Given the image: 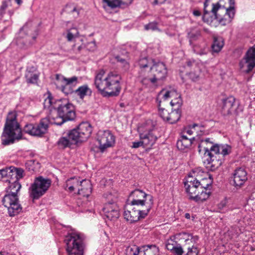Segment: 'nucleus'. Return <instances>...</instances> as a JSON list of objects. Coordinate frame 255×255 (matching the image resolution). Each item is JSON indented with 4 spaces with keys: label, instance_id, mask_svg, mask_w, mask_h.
Listing matches in <instances>:
<instances>
[{
    "label": "nucleus",
    "instance_id": "1",
    "mask_svg": "<svg viewBox=\"0 0 255 255\" xmlns=\"http://www.w3.org/2000/svg\"><path fill=\"white\" fill-rule=\"evenodd\" d=\"M200 153L207 154V167L214 170L222 164L221 156L224 157L231 152V147L227 144L214 143L209 138L202 140L198 145Z\"/></svg>",
    "mask_w": 255,
    "mask_h": 255
},
{
    "label": "nucleus",
    "instance_id": "2",
    "mask_svg": "<svg viewBox=\"0 0 255 255\" xmlns=\"http://www.w3.org/2000/svg\"><path fill=\"white\" fill-rule=\"evenodd\" d=\"M121 76L116 72L107 75L103 70L100 71L95 78V85L105 96H117L121 90Z\"/></svg>",
    "mask_w": 255,
    "mask_h": 255
},
{
    "label": "nucleus",
    "instance_id": "3",
    "mask_svg": "<svg viewBox=\"0 0 255 255\" xmlns=\"http://www.w3.org/2000/svg\"><path fill=\"white\" fill-rule=\"evenodd\" d=\"M210 184L208 179H203L201 182L189 176L184 186L190 199L196 202H203L207 199L210 195V191L207 188Z\"/></svg>",
    "mask_w": 255,
    "mask_h": 255
},
{
    "label": "nucleus",
    "instance_id": "4",
    "mask_svg": "<svg viewBox=\"0 0 255 255\" xmlns=\"http://www.w3.org/2000/svg\"><path fill=\"white\" fill-rule=\"evenodd\" d=\"M21 138V130L16 121L15 112H9L7 116L4 131L2 135V143L4 145L13 143L15 140Z\"/></svg>",
    "mask_w": 255,
    "mask_h": 255
},
{
    "label": "nucleus",
    "instance_id": "5",
    "mask_svg": "<svg viewBox=\"0 0 255 255\" xmlns=\"http://www.w3.org/2000/svg\"><path fill=\"white\" fill-rule=\"evenodd\" d=\"M209 0H206L204 2V13L202 17L203 21L211 26L215 25L214 22L215 20L218 21L219 23L222 25H226L230 23L232 21L230 20V18H228L224 16L222 17L219 13H217L218 11L224 10V6L222 4L221 0L216 3H212L211 12L213 16L209 15V12L207 10V6Z\"/></svg>",
    "mask_w": 255,
    "mask_h": 255
},
{
    "label": "nucleus",
    "instance_id": "6",
    "mask_svg": "<svg viewBox=\"0 0 255 255\" xmlns=\"http://www.w3.org/2000/svg\"><path fill=\"white\" fill-rule=\"evenodd\" d=\"M65 242L68 255H83L85 245L83 235L73 232L66 237Z\"/></svg>",
    "mask_w": 255,
    "mask_h": 255
},
{
    "label": "nucleus",
    "instance_id": "7",
    "mask_svg": "<svg viewBox=\"0 0 255 255\" xmlns=\"http://www.w3.org/2000/svg\"><path fill=\"white\" fill-rule=\"evenodd\" d=\"M65 189L70 192L77 190L79 194L88 197L92 192V185L88 180L81 181L78 178L72 177L66 181Z\"/></svg>",
    "mask_w": 255,
    "mask_h": 255
},
{
    "label": "nucleus",
    "instance_id": "8",
    "mask_svg": "<svg viewBox=\"0 0 255 255\" xmlns=\"http://www.w3.org/2000/svg\"><path fill=\"white\" fill-rule=\"evenodd\" d=\"M128 204L136 205L137 207H145V209L150 210L153 204V197L142 190L135 189L132 191L128 199Z\"/></svg>",
    "mask_w": 255,
    "mask_h": 255
},
{
    "label": "nucleus",
    "instance_id": "9",
    "mask_svg": "<svg viewBox=\"0 0 255 255\" xmlns=\"http://www.w3.org/2000/svg\"><path fill=\"white\" fill-rule=\"evenodd\" d=\"M51 183V180L49 179L41 176L36 178L29 189L30 197L33 200L40 198L47 191Z\"/></svg>",
    "mask_w": 255,
    "mask_h": 255
},
{
    "label": "nucleus",
    "instance_id": "10",
    "mask_svg": "<svg viewBox=\"0 0 255 255\" xmlns=\"http://www.w3.org/2000/svg\"><path fill=\"white\" fill-rule=\"evenodd\" d=\"M2 202L7 208L8 214L10 217L16 216L22 212V208L17 195L6 194L2 199Z\"/></svg>",
    "mask_w": 255,
    "mask_h": 255
},
{
    "label": "nucleus",
    "instance_id": "11",
    "mask_svg": "<svg viewBox=\"0 0 255 255\" xmlns=\"http://www.w3.org/2000/svg\"><path fill=\"white\" fill-rule=\"evenodd\" d=\"M112 196V195L110 194L107 197L109 201L105 204L103 211L104 216L108 220L115 221L119 217L120 209L116 202V198H113Z\"/></svg>",
    "mask_w": 255,
    "mask_h": 255
},
{
    "label": "nucleus",
    "instance_id": "12",
    "mask_svg": "<svg viewBox=\"0 0 255 255\" xmlns=\"http://www.w3.org/2000/svg\"><path fill=\"white\" fill-rule=\"evenodd\" d=\"M27 26L24 25L19 31V36H18L15 42L17 45L20 48H25L35 43L36 39L38 35V31H34V33L26 34L24 37V32L26 31Z\"/></svg>",
    "mask_w": 255,
    "mask_h": 255
},
{
    "label": "nucleus",
    "instance_id": "13",
    "mask_svg": "<svg viewBox=\"0 0 255 255\" xmlns=\"http://www.w3.org/2000/svg\"><path fill=\"white\" fill-rule=\"evenodd\" d=\"M240 69L245 73L250 72L255 67V44L246 52L239 63Z\"/></svg>",
    "mask_w": 255,
    "mask_h": 255
},
{
    "label": "nucleus",
    "instance_id": "14",
    "mask_svg": "<svg viewBox=\"0 0 255 255\" xmlns=\"http://www.w3.org/2000/svg\"><path fill=\"white\" fill-rule=\"evenodd\" d=\"M48 120L43 118L41 120L39 124L26 125L23 128V131L30 135L34 136H41L44 134L48 128Z\"/></svg>",
    "mask_w": 255,
    "mask_h": 255
},
{
    "label": "nucleus",
    "instance_id": "15",
    "mask_svg": "<svg viewBox=\"0 0 255 255\" xmlns=\"http://www.w3.org/2000/svg\"><path fill=\"white\" fill-rule=\"evenodd\" d=\"M175 96L176 97L175 98L171 99L170 101L171 106L173 107H175V109H180L182 104V101L181 99L180 95L178 93L176 90H161L157 96V100H158L159 103H161L169 99V96Z\"/></svg>",
    "mask_w": 255,
    "mask_h": 255
},
{
    "label": "nucleus",
    "instance_id": "16",
    "mask_svg": "<svg viewBox=\"0 0 255 255\" xmlns=\"http://www.w3.org/2000/svg\"><path fill=\"white\" fill-rule=\"evenodd\" d=\"M98 140L100 144L99 149L102 152L107 148L113 146L115 143V137L109 130L99 131Z\"/></svg>",
    "mask_w": 255,
    "mask_h": 255
},
{
    "label": "nucleus",
    "instance_id": "17",
    "mask_svg": "<svg viewBox=\"0 0 255 255\" xmlns=\"http://www.w3.org/2000/svg\"><path fill=\"white\" fill-rule=\"evenodd\" d=\"M145 209L142 210L141 207H133L130 210H126L124 212L125 219L130 223L137 222L141 219H144L148 214L149 211Z\"/></svg>",
    "mask_w": 255,
    "mask_h": 255
},
{
    "label": "nucleus",
    "instance_id": "18",
    "mask_svg": "<svg viewBox=\"0 0 255 255\" xmlns=\"http://www.w3.org/2000/svg\"><path fill=\"white\" fill-rule=\"evenodd\" d=\"M81 24L82 23L78 21L66 22V38L68 41H76L77 39H79V29L81 28Z\"/></svg>",
    "mask_w": 255,
    "mask_h": 255
},
{
    "label": "nucleus",
    "instance_id": "19",
    "mask_svg": "<svg viewBox=\"0 0 255 255\" xmlns=\"http://www.w3.org/2000/svg\"><path fill=\"white\" fill-rule=\"evenodd\" d=\"M233 179V185L237 189L243 187L248 180L247 172L242 167L236 169L232 176Z\"/></svg>",
    "mask_w": 255,
    "mask_h": 255
},
{
    "label": "nucleus",
    "instance_id": "20",
    "mask_svg": "<svg viewBox=\"0 0 255 255\" xmlns=\"http://www.w3.org/2000/svg\"><path fill=\"white\" fill-rule=\"evenodd\" d=\"M56 112L59 116H62L68 121L73 120L75 117L74 107L72 104L68 102L59 105Z\"/></svg>",
    "mask_w": 255,
    "mask_h": 255
},
{
    "label": "nucleus",
    "instance_id": "21",
    "mask_svg": "<svg viewBox=\"0 0 255 255\" xmlns=\"http://www.w3.org/2000/svg\"><path fill=\"white\" fill-rule=\"evenodd\" d=\"M175 239L182 241L184 244L183 247L187 249V247H192L194 245L198 240L199 238L197 236H193L192 234L187 232H180L174 235Z\"/></svg>",
    "mask_w": 255,
    "mask_h": 255
},
{
    "label": "nucleus",
    "instance_id": "22",
    "mask_svg": "<svg viewBox=\"0 0 255 255\" xmlns=\"http://www.w3.org/2000/svg\"><path fill=\"white\" fill-rule=\"evenodd\" d=\"M149 71L158 81L164 79L167 73L165 64L160 62L152 64Z\"/></svg>",
    "mask_w": 255,
    "mask_h": 255
},
{
    "label": "nucleus",
    "instance_id": "23",
    "mask_svg": "<svg viewBox=\"0 0 255 255\" xmlns=\"http://www.w3.org/2000/svg\"><path fill=\"white\" fill-rule=\"evenodd\" d=\"M105 9L108 8L113 9L120 7H126L129 5L132 0H102Z\"/></svg>",
    "mask_w": 255,
    "mask_h": 255
},
{
    "label": "nucleus",
    "instance_id": "24",
    "mask_svg": "<svg viewBox=\"0 0 255 255\" xmlns=\"http://www.w3.org/2000/svg\"><path fill=\"white\" fill-rule=\"evenodd\" d=\"M235 98L232 96L229 97L222 100L221 112L226 116L231 114L236 109Z\"/></svg>",
    "mask_w": 255,
    "mask_h": 255
},
{
    "label": "nucleus",
    "instance_id": "25",
    "mask_svg": "<svg viewBox=\"0 0 255 255\" xmlns=\"http://www.w3.org/2000/svg\"><path fill=\"white\" fill-rule=\"evenodd\" d=\"M139 79L141 83L147 87L154 86L158 82V81L150 73V71L143 73L142 70L139 73Z\"/></svg>",
    "mask_w": 255,
    "mask_h": 255
},
{
    "label": "nucleus",
    "instance_id": "26",
    "mask_svg": "<svg viewBox=\"0 0 255 255\" xmlns=\"http://www.w3.org/2000/svg\"><path fill=\"white\" fill-rule=\"evenodd\" d=\"M139 137L140 139L142 140L143 147L146 148H150L157 139V137L152 133L151 130L140 133Z\"/></svg>",
    "mask_w": 255,
    "mask_h": 255
},
{
    "label": "nucleus",
    "instance_id": "27",
    "mask_svg": "<svg viewBox=\"0 0 255 255\" xmlns=\"http://www.w3.org/2000/svg\"><path fill=\"white\" fill-rule=\"evenodd\" d=\"M39 76V72L35 66H28L27 67L25 77L27 83L31 84L37 83Z\"/></svg>",
    "mask_w": 255,
    "mask_h": 255
},
{
    "label": "nucleus",
    "instance_id": "28",
    "mask_svg": "<svg viewBox=\"0 0 255 255\" xmlns=\"http://www.w3.org/2000/svg\"><path fill=\"white\" fill-rule=\"evenodd\" d=\"M77 82V77L73 76L70 78H66L63 75L60 74H56L55 75V80L54 84L57 89H59L66 84H76Z\"/></svg>",
    "mask_w": 255,
    "mask_h": 255
},
{
    "label": "nucleus",
    "instance_id": "29",
    "mask_svg": "<svg viewBox=\"0 0 255 255\" xmlns=\"http://www.w3.org/2000/svg\"><path fill=\"white\" fill-rule=\"evenodd\" d=\"M77 129L81 135L82 140L85 141L91 135L92 131V128L88 122H83L81 123Z\"/></svg>",
    "mask_w": 255,
    "mask_h": 255
},
{
    "label": "nucleus",
    "instance_id": "30",
    "mask_svg": "<svg viewBox=\"0 0 255 255\" xmlns=\"http://www.w3.org/2000/svg\"><path fill=\"white\" fill-rule=\"evenodd\" d=\"M193 139L194 137H189L185 134H182L177 141V147L180 150L188 149L191 146Z\"/></svg>",
    "mask_w": 255,
    "mask_h": 255
},
{
    "label": "nucleus",
    "instance_id": "31",
    "mask_svg": "<svg viewBox=\"0 0 255 255\" xmlns=\"http://www.w3.org/2000/svg\"><path fill=\"white\" fill-rule=\"evenodd\" d=\"M45 119L48 120V125L51 124L60 126L67 121L66 119L63 118L62 116H59L56 110H54L53 112H51L49 115L45 118Z\"/></svg>",
    "mask_w": 255,
    "mask_h": 255
},
{
    "label": "nucleus",
    "instance_id": "32",
    "mask_svg": "<svg viewBox=\"0 0 255 255\" xmlns=\"http://www.w3.org/2000/svg\"><path fill=\"white\" fill-rule=\"evenodd\" d=\"M6 181L9 182V185L6 189V194L17 195V193L21 187L19 182L17 180H12L11 179H6Z\"/></svg>",
    "mask_w": 255,
    "mask_h": 255
},
{
    "label": "nucleus",
    "instance_id": "33",
    "mask_svg": "<svg viewBox=\"0 0 255 255\" xmlns=\"http://www.w3.org/2000/svg\"><path fill=\"white\" fill-rule=\"evenodd\" d=\"M75 93L80 99H83L85 97L91 95L92 91L87 85H84L76 89Z\"/></svg>",
    "mask_w": 255,
    "mask_h": 255
},
{
    "label": "nucleus",
    "instance_id": "34",
    "mask_svg": "<svg viewBox=\"0 0 255 255\" xmlns=\"http://www.w3.org/2000/svg\"><path fill=\"white\" fill-rule=\"evenodd\" d=\"M153 62L152 60L149 61L146 58H140L138 61V65L140 69L139 73L142 70L143 73L149 72L150 67H151Z\"/></svg>",
    "mask_w": 255,
    "mask_h": 255
},
{
    "label": "nucleus",
    "instance_id": "35",
    "mask_svg": "<svg viewBox=\"0 0 255 255\" xmlns=\"http://www.w3.org/2000/svg\"><path fill=\"white\" fill-rule=\"evenodd\" d=\"M167 115L168 117L167 118V122L171 124H174L180 118L181 110L174 109L171 113H169Z\"/></svg>",
    "mask_w": 255,
    "mask_h": 255
},
{
    "label": "nucleus",
    "instance_id": "36",
    "mask_svg": "<svg viewBox=\"0 0 255 255\" xmlns=\"http://www.w3.org/2000/svg\"><path fill=\"white\" fill-rule=\"evenodd\" d=\"M67 136L69 139H70V141H71L72 144L79 141H84L82 140V138H81V135L77 128L70 130Z\"/></svg>",
    "mask_w": 255,
    "mask_h": 255
},
{
    "label": "nucleus",
    "instance_id": "37",
    "mask_svg": "<svg viewBox=\"0 0 255 255\" xmlns=\"http://www.w3.org/2000/svg\"><path fill=\"white\" fill-rule=\"evenodd\" d=\"M11 178L12 180L14 179L15 180L19 181L20 179H21L24 176V170L20 168H16L11 166Z\"/></svg>",
    "mask_w": 255,
    "mask_h": 255
},
{
    "label": "nucleus",
    "instance_id": "38",
    "mask_svg": "<svg viewBox=\"0 0 255 255\" xmlns=\"http://www.w3.org/2000/svg\"><path fill=\"white\" fill-rule=\"evenodd\" d=\"M83 40L79 39V41L74 44L73 46L72 49L76 54H80L86 51V45L83 43Z\"/></svg>",
    "mask_w": 255,
    "mask_h": 255
},
{
    "label": "nucleus",
    "instance_id": "39",
    "mask_svg": "<svg viewBox=\"0 0 255 255\" xmlns=\"http://www.w3.org/2000/svg\"><path fill=\"white\" fill-rule=\"evenodd\" d=\"M57 144L59 148L64 149L70 147L72 144L71 141H70V139H69L67 136H66L60 137L58 140Z\"/></svg>",
    "mask_w": 255,
    "mask_h": 255
},
{
    "label": "nucleus",
    "instance_id": "40",
    "mask_svg": "<svg viewBox=\"0 0 255 255\" xmlns=\"http://www.w3.org/2000/svg\"><path fill=\"white\" fill-rule=\"evenodd\" d=\"M224 45V41L221 37L215 38L213 44L212 46V50L215 52H219Z\"/></svg>",
    "mask_w": 255,
    "mask_h": 255
},
{
    "label": "nucleus",
    "instance_id": "41",
    "mask_svg": "<svg viewBox=\"0 0 255 255\" xmlns=\"http://www.w3.org/2000/svg\"><path fill=\"white\" fill-rule=\"evenodd\" d=\"M11 5V0H3L0 6V19H2L6 10Z\"/></svg>",
    "mask_w": 255,
    "mask_h": 255
},
{
    "label": "nucleus",
    "instance_id": "42",
    "mask_svg": "<svg viewBox=\"0 0 255 255\" xmlns=\"http://www.w3.org/2000/svg\"><path fill=\"white\" fill-rule=\"evenodd\" d=\"M11 166L9 167H6L4 169L0 170V180H2L3 178H7V179H10L11 178Z\"/></svg>",
    "mask_w": 255,
    "mask_h": 255
},
{
    "label": "nucleus",
    "instance_id": "43",
    "mask_svg": "<svg viewBox=\"0 0 255 255\" xmlns=\"http://www.w3.org/2000/svg\"><path fill=\"white\" fill-rule=\"evenodd\" d=\"M200 35V32L197 29H194L188 33V37L189 39L190 44L192 45V41L197 39Z\"/></svg>",
    "mask_w": 255,
    "mask_h": 255
},
{
    "label": "nucleus",
    "instance_id": "44",
    "mask_svg": "<svg viewBox=\"0 0 255 255\" xmlns=\"http://www.w3.org/2000/svg\"><path fill=\"white\" fill-rule=\"evenodd\" d=\"M156 102L158 105V114L160 116V117L164 121H167V118H168V115L167 114H169V112L165 110L164 108L161 107V103H159L158 100H156Z\"/></svg>",
    "mask_w": 255,
    "mask_h": 255
},
{
    "label": "nucleus",
    "instance_id": "45",
    "mask_svg": "<svg viewBox=\"0 0 255 255\" xmlns=\"http://www.w3.org/2000/svg\"><path fill=\"white\" fill-rule=\"evenodd\" d=\"M202 74L201 70L199 67H197V69L194 72H191L189 73L190 78L193 81H198L202 77Z\"/></svg>",
    "mask_w": 255,
    "mask_h": 255
},
{
    "label": "nucleus",
    "instance_id": "46",
    "mask_svg": "<svg viewBox=\"0 0 255 255\" xmlns=\"http://www.w3.org/2000/svg\"><path fill=\"white\" fill-rule=\"evenodd\" d=\"M139 254V249L136 246L129 247L127 250V254L128 255H138Z\"/></svg>",
    "mask_w": 255,
    "mask_h": 255
},
{
    "label": "nucleus",
    "instance_id": "47",
    "mask_svg": "<svg viewBox=\"0 0 255 255\" xmlns=\"http://www.w3.org/2000/svg\"><path fill=\"white\" fill-rule=\"evenodd\" d=\"M73 84H66L65 85L63 86L59 90L61 91L65 95L71 94L73 92V90L71 87Z\"/></svg>",
    "mask_w": 255,
    "mask_h": 255
},
{
    "label": "nucleus",
    "instance_id": "48",
    "mask_svg": "<svg viewBox=\"0 0 255 255\" xmlns=\"http://www.w3.org/2000/svg\"><path fill=\"white\" fill-rule=\"evenodd\" d=\"M52 102L53 99L50 95H48V97L44 100L43 102V106L44 108L49 109L51 112H53V111H52L51 110L52 107Z\"/></svg>",
    "mask_w": 255,
    "mask_h": 255
},
{
    "label": "nucleus",
    "instance_id": "49",
    "mask_svg": "<svg viewBox=\"0 0 255 255\" xmlns=\"http://www.w3.org/2000/svg\"><path fill=\"white\" fill-rule=\"evenodd\" d=\"M118 61L120 63L121 66L125 71H127L129 70L130 65L128 62L121 58H118Z\"/></svg>",
    "mask_w": 255,
    "mask_h": 255
},
{
    "label": "nucleus",
    "instance_id": "50",
    "mask_svg": "<svg viewBox=\"0 0 255 255\" xmlns=\"http://www.w3.org/2000/svg\"><path fill=\"white\" fill-rule=\"evenodd\" d=\"M36 163L38 164V162L33 160H30L25 163V167L29 171H34Z\"/></svg>",
    "mask_w": 255,
    "mask_h": 255
},
{
    "label": "nucleus",
    "instance_id": "51",
    "mask_svg": "<svg viewBox=\"0 0 255 255\" xmlns=\"http://www.w3.org/2000/svg\"><path fill=\"white\" fill-rule=\"evenodd\" d=\"M187 252L186 255H198L199 253V250L198 248L193 246L192 247H187Z\"/></svg>",
    "mask_w": 255,
    "mask_h": 255
},
{
    "label": "nucleus",
    "instance_id": "52",
    "mask_svg": "<svg viewBox=\"0 0 255 255\" xmlns=\"http://www.w3.org/2000/svg\"><path fill=\"white\" fill-rule=\"evenodd\" d=\"M227 204V200L225 198L221 200L220 202L218 204V209L219 212H224Z\"/></svg>",
    "mask_w": 255,
    "mask_h": 255
},
{
    "label": "nucleus",
    "instance_id": "53",
    "mask_svg": "<svg viewBox=\"0 0 255 255\" xmlns=\"http://www.w3.org/2000/svg\"><path fill=\"white\" fill-rule=\"evenodd\" d=\"M147 247L148 249H147L146 251V253H144V255H147L149 254L150 252L154 253V255H156L157 253L158 252V249L155 245H151L148 246Z\"/></svg>",
    "mask_w": 255,
    "mask_h": 255
},
{
    "label": "nucleus",
    "instance_id": "54",
    "mask_svg": "<svg viewBox=\"0 0 255 255\" xmlns=\"http://www.w3.org/2000/svg\"><path fill=\"white\" fill-rule=\"evenodd\" d=\"M66 11L69 12H71L72 13H76V15L75 16H77L79 15V10L78 9L76 6H71V5H67L66 6Z\"/></svg>",
    "mask_w": 255,
    "mask_h": 255
},
{
    "label": "nucleus",
    "instance_id": "55",
    "mask_svg": "<svg viewBox=\"0 0 255 255\" xmlns=\"http://www.w3.org/2000/svg\"><path fill=\"white\" fill-rule=\"evenodd\" d=\"M96 49V44L95 41L87 43L86 45V50L93 51Z\"/></svg>",
    "mask_w": 255,
    "mask_h": 255
},
{
    "label": "nucleus",
    "instance_id": "56",
    "mask_svg": "<svg viewBox=\"0 0 255 255\" xmlns=\"http://www.w3.org/2000/svg\"><path fill=\"white\" fill-rule=\"evenodd\" d=\"M172 253L176 255H182L184 251L181 245L180 244H178L175 246Z\"/></svg>",
    "mask_w": 255,
    "mask_h": 255
},
{
    "label": "nucleus",
    "instance_id": "57",
    "mask_svg": "<svg viewBox=\"0 0 255 255\" xmlns=\"http://www.w3.org/2000/svg\"><path fill=\"white\" fill-rule=\"evenodd\" d=\"M157 28V24L156 23L154 22H151L149 23L148 24L145 25V29L146 30L148 29H151V30H155Z\"/></svg>",
    "mask_w": 255,
    "mask_h": 255
},
{
    "label": "nucleus",
    "instance_id": "58",
    "mask_svg": "<svg viewBox=\"0 0 255 255\" xmlns=\"http://www.w3.org/2000/svg\"><path fill=\"white\" fill-rule=\"evenodd\" d=\"M140 146L143 147V144L142 143V140L140 139L139 141L133 142L132 145L131 146V147L132 148H138Z\"/></svg>",
    "mask_w": 255,
    "mask_h": 255
},
{
    "label": "nucleus",
    "instance_id": "59",
    "mask_svg": "<svg viewBox=\"0 0 255 255\" xmlns=\"http://www.w3.org/2000/svg\"><path fill=\"white\" fill-rule=\"evenodd\" d=\"M193 131L192 128H187L184 129V130L182 132V134H185V133H186L189 135H191L193 134Z\"/></svg>",
    "mask_w": 255,
    "mask_h": 255
},
{
    "label": "nucleus",
    "instance_id": "60",
    "mask_svg": "<svg viewBox=\"0 0 255 255\" xmlns=\"http://www.w3.org/2000/svg\"><path fill=\"white\" fill-rule=\"evenodd\" d=\"M153 5L160 4L164 3L166 0H149Z\"/></svg>",
    "mask_w": 255,
    "mask_h": 255
},
{
    "label": "nucleus",
    "instance_id": "61",
    "mask_svg": "<svg viewBox=\"0 0 255 255\" xmlns=\"http://www.w3.org/2000/svg\"><path fill=\"white\" fill-rule=\"evenodd\" d=\"M166 247L168 250L172 252H173L174 250V248L175 247V246L173 244H171L168 242L166 244Z\"/></svg>",
    "mask_w": 255,
    "mask_h": 255
},
{
    "label": "nucleus",
    "instance_id": "62",
    "mask_svg": "<svg viewBox=\"0 0 255 255\" xmlns=\"http://www.w3.org/2000/svg\"><path fill=\"white\" fill-rule=\"evenodd\" d=\"M14 12V9H9L7 11V13L9 16V17L10 18L11 17V16L13 14Z\"/></svg>",
    "mask_w": 255,
    "mask_h": 255
},
{
    "label": "nucleus",
    "instance_id": "63",
    "mask_svg": "<svg viewBox=\"0 0 255 255\" xmlns=\"http://www.w3.org/2000/svg\"><path fill=\"white\" fill-rule=\"evenodd\" d=\"M193 14L195 16H198L201 15V12L199 10H195L193 11Z\"/></svg>",
    "mask_w": 255,
    "mask_h": 255
},
{
    "label": "nucleus",
    "instance_id": "64",
    "mask_svg": "<svg viewBox=\"0 0 255 255\" xmlns=\"http://www.w3.org/2000/svg\"><path fill=\"white\" fill-rule=\"evenodd\" d=\"M14 1L18 5H20L22 3V0H14Z\"/></svg>",
    "mask_w": 255,
    "mask_h": 255
}]
</instances>
